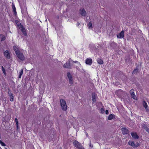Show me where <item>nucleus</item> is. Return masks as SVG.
I'll use <instances>...</instances> for the list:
<instances>
[{
	"instance_id": "2f4dec72",
	"label": "nucleus",
	"mask_w": 149,
	"mask_h": 149,
	"mask_svg": "<svg viewBox=\"0 0 149 149\" xmlns=\"http://www.w3.org/2000/svg\"><path fill=\"white\" fill-rule=\"evenodd\" d=\"M92 24L91 22H90L88 24V26L89 28L92 27Z\"/></svg>"
},
{
	"instance_id": "dca6fc26",
	"label": "nucleus",
	"mask_w": 149,
	"mask_h": 149,
	"mask_svg": "<svg viewBox=\"0 0 149 149\" xmlns=\"http://www.w3.org/2000/svg\"><path fill=\"white\" fill-rule=\"evenodd\" d=\"M72 62L74 63H77V65L76 66V68L77 69H78L77 67L79 68L81 66V64L79 62L77 61H72Z\"/></svg>"
},
{
	"instance_id": "7ed1b4c3",
	"label": "nucleus",
	"mask_w": 149,
	"mask_h": 149,
	"mask_svg": "<svg viewBox=\"0 0 149 149\" xmlns=\"http://www.w3.org/2000/svg\"><path fill=\"white\" fill-rule=\"evenodd\" d=\"M60 103L62 110L66 111L67 109V106L65 101L63 99H61L60 100Z\"/></svg>"
},
{
	"instance_id": "f3484780",
	"label": "nucleus",
	"mask_w": 149,
	"mask_h": 149,
	"mask_svg": "<svg viewBox=\"0 0 149 149\" xmlns=\"http://www.w3.org/2000/svg\"><path fill=\"white\" fill-rule=\"evenodd\" d=\"M143 127L145 129L146 132H147L148 133H149V129L148 128L147 126L144 124L143 125Z\"/></svg>"
},
{
	"instance_id": "e433bc0d",
	"label": "nucleus",
	"mask_w": 149,
	"mask_h": 149,
	"mask_svg": "<svg viewBox=\"0 0 149 149\" xmlns=\"http://www.w3.org/2000/svg\"><path fill=\"white\" fill-rule=\"evenodd\" d=\"M149 1V0H148Z\"/></svg>"
},
{
	"instance_id": "c85d7f7f",
	"label": "nucleus",
	"mask_w": 149,
	"mask_h": 149,
	"mask_svg": "<svg viewBox=\"0 0 149 149\" xmlns=\"http://www.w3.org/2000/svg\"><path fill=\"white\" fill-rule=\"evenodd\" d=\"M15 121L16 123V124L17 128H18V120H17V118H15Z\"/></svg>"
},
{
	"instance_id": "72a5a7b5",
	"label": "nucleus",
	"mask_w": 149,
	"mask_h": 149,
	"mask_svg": "<svg viewBox=\"0 0 149 149\" xmlns=\"http://www.w3.org/2000/svg\"><path fill=\"white\" fill-rule=\"evenodd\" d=\"M77 26H79L80 25V23L79 22H77Z\"/></svg>"
},
{
	"instance_id": "412c9836",
	"label": "nucleus",
	"mask_w": 149,
	"mask_h": 149,
	"mask_svg": "<svg viewBox=\"0 0 149 149\" xmlns=\"http://www.w3.org/2000/svg\"><path fill=\"white\" fill-rule=\"evenodd\" d=\"M97 62L100 64H103V62L102 60L100 58H98L97 59Z\"/></svg>"
},
{
	"instance_id": "b1692460",
	"label": "nucleus",
	"mask_w": 149,
	"mask_h": 149,
	"mask_svg": "<svg viewBox=\"0 0 149 149\" xmlns=\"http://www.w3.org/2000/svg\"><path fill=\"white\" fill-rule=\"evenodd\" d=\"M1 41H3L4 40L6 39L5 36L2 35L1 34Z\"/></svg>"
},
{
	"instance_id": "0eeeda50",
	"label": "nucleus",
	"mask_w": 149,
	"mask_h": 149,
	"mask_svg": "<svg viewBox=\"0 0 149 149\" xmlns=\"http://www.w3.org/2000/svg\"><path fill=\"white\" fill-rule=\"evenodd\" d=\"M4 55L7 58L9 59L10 58V53L8 50H6L4 52Z\"/></svg>"
},
{
	"instance_id": "f8f14e48",
	"label": "nucleus",
	"mask_w": 149,
	"mask_h": 149,
	"mask_svg": "<svg viewBox=\"0 0 149 149\" xmlns=\"http://www.w3.org/2000/svg\"><path fill=\"white\" fill-rule=\"evenodd\" d=\"M121 130L122 131L123 133L124 134H126L128 133V130L126 128H122Z\"/></svg>"
},
{
	"instance_id": "f704fd0d",
	"label": "nucleus",
	"mask_w": 149,
	"mask_h": 149,
	"mask_svg": "<svg viewBox=\"0 0 149 149\" xmlns=\"http://www.w3.org/2000/svg\"><path fill=\"white\" fill-rule=\"evenodd\" d=\"M139 144L138 143V146H139Z\"/></svg>"
},
{
	"instance_id": "9d476101",
	"label": "nucleus",
	"mask_w": 149,
	"mask_h": 149,
	"mask_svg": "<svg viewBox=\"0 0 149 149\" xmlns=\"http://www.w3.org/2000/svg\"><path fill=\"white\" fill-rule=\"evenodd\" d=\"M131 134L133 138L134 139H138L139 138V136L136 133L131 132Z\"/></svg>"
},
{
	"instance_id": "1a4fd4ad",
	"label": "nucleus",
	"mask_w": 149,
	"mask_h": 149,
	"mask_svg": "<svg viewBox=\"0 0 149 149\" xmlns=\"http://www.w3.org/2000/svg\"><path fill=\"white\" fill-rule=\"evenodd\" d=\"M80 13L82 16H85L86 15V13L84 8L80 9Z\"/></svg>"
},
{
	"instance_id": "f257e3e1",
	"label": "nucleus",
	"mask_w": 149,
	"mask_h": 149,
	"mask_svg": "<svg viewBox=\"0 0 149 149\" xmlns=\"http://www.w3.org/2000/svg\"><path fill=\"white\" fill-rule=\"evenodd\" d=\"M13 49L18 58L21 61H23L25 59V57L23 54L19 50L18 46H14Z\"/></svg>"
},
{
	"instance_id": "2eb2a0df",
	"label": "nucleus",
	"mask_w": 149,
	"mask_h": 149,
	"mask_svg": "<svg viewBox=\"0 0 149 149\" xmlns=\"http://www.w3.org/2000/svg\"><path fill=\"white\" fill-rule=\"evenodd\" d=\"M143 105L144 107H145L147 111H148V109L147 108L148 105L147 103L145 101H143Z\"/></svg>"
},
{
	"instance_id": "4be33fe9",
	"label": "nucleus",
	"mask_w": 149,
	"mask_h": 149,
	"mask_svg": "<svg viewBox=\"0 0 149 149\" xmlns=\"http://www.w3.org/2000/svg\"><path fill=\"white\" fill-rule=\"evenodd\" d=\"M23 69H22L20 71V72L19 73V75L18 76L19 78H20L21 77L22 75L23 74Z\"/></svg>"
},
{
	"instance_id": "9b49d317",
	"label": "nucleus",
	"mask_w": 149,
	"mask_h": 149,
	"mask_svg": "<svg viewBox=\"0 0 149 149\" xmlns=\"http://www.w3.org/2000/svg\"><path fill=\"white\" fill-rule=\"evenodd\" d=\"M92 59L91 58H87L86 61V64L90 65L92 63Z\"/></svg>"
},
{
	"instance_id": "f03ea898",
	"label": "nucleus",
	"mask_w": 149,
	"mask_h": 149,
	"mask_svg": "<svg viewBox=\"0 0 149 149\" xmlns=\"http://www.w3.org/2000/svg\"><path fill=\"white\" fill-rule=\"evenodd\" d=\"M17 24L18 26V27L22 31L23 34L24 36H26L27 34L24 27L21 25V23L19 22H17Z\"/></svg>"
},
{
	"instance_id": "7c9ffc66",
	"label": "nucleus",
	"mask_w": 149,
	"mask_h": 149,
	"mask_svg": "<svg viewBox=\"0 0 149 149\" xmlns=\"http://www.w3.org/2000/svg\"><path fill=\"white\" fill-rule=\"evenodd\" d=\"M8 94L9 96H12L13 95V94H12V92L10 91H8Z\"/></svg>"
},
{
	"instance_id": "39448f33",
	"label": "nucleus",
	"mask_w": 149,
	"mask_h": 149,
	"mask_svg": "<svg viewBox=\"0 0 149 149\" xmlns=\"http://www.w3.org/2000/svg\"><path fill=\"white\" fill-rule=\"evenodd\" d=\"M73 144L75 147L79 149H84L83 147L81 145V144L77 141H74L73 142Z\"/></svg>"
},
{
	"instance_id": "6e6552de",
	"label": "nucleus",
	"mask_w": 149,
	"mask_h": 149,
	"mask_svg": "<svg viewBox=\"0 0 149 149\" xmlns=\"http://www.w3.org/2000/svg\"><path fill=\"white\" fill-rule=\"evenodd\" d=\"M124 31H122L118 35H117L118 38H123L124 37Z\"/></svg>"
},
{
	"instance_id": "bb28decb",
	"label": "nucleus",
	"mask_w": 149,
	"mask_h": 149,
	"mask_svg": "<svg viewBox=\"0 0 149 149\" xmlns=\"http://www.w3.org/2000/svg\"><path fill=\"white\" fill-rule=\"evenodd\" d=\"M10 100L12 101H13L14 99V97L13 95L12 96H10Z\"/></svg>"
},
{
	"instance_id": "4468645a",
	"label": "nucleus",
	"mask_w": 149,
	"mask_h": 149,
	"mask_svg": "<svg viewBox=\"0 0 149 149\" xmlns=\"http://www.w3.org/2000/svg\"><path fill=\"white\" fill-rule=\"evenodd\" d=\"M12 8L13 10V11L14 13V14L15 15H16L17 14V13L16 11V9L15 7V5L13 4H12Z\"/></svg>"
},
{
	"instance_id": "a878e982",
	"label": "nucleus",
	"mask_w": 149,
	"mask_h": 149,
	"mask_svg": "<svg viewBox=\"0 0 149 149\" xmlns=\"http://www.w3.org/2000/svg\"><path fill=\"white\" fill-rule=\"evenodd\" d=\"M0 144L2 146H6V144L2 142L1 140H0Z\"/></svg>"
},
{
	"instance_id": "4c0bfd02",
	"label": "nucleus",
	"mask_w": 149,
	"mask_h": 149,
	"mask_svg": "<svg viewBox=\"0 0 149 149\" xmlns=\"http://www.w3.org/2000/svg\"><path fill=\"white\" fill-rule=\"evenodd\" d=\"M1 36V34H0V36Z\"/></svg>"
},
{
	"instance_id": "20e7f679",
	"label": "nucleus",
	"mask_w": 149,
	"mask_h": 149,
	"mask_svg": "<svg viewBox=\"0 0 149 149\" xmlns=\"http://www.w3.org/2000/svg\"><path fill=\"white\" fill-rule=\"evenodd\" d=\"M71 61H72L71 59L70 58L68 59V61L64 64V68H66L71 69L72 65L71 63Z\"/></svg>"
},
{
	"instance_id": "a211bd4d",
	"label": "nucleus",
	"mask_w": 149,
	"mask_h": 149,
	"mask_svg": "<svg viewBox=\"0 0 149 149\" xmlns=\"http://www.w3.org/2000/svg\"><path fill=\"white\" fill-rule=\"evenodd\" d=\"M139 72L138 68L136 67V69H135L132 72V74H136Z\"/></svg>"
},
{
	"instance_id": "aec40b11",
	"label": "nucleus",
	"mask_w": 149,
	"mask_h": 149,
	"mask_svg": "<svg viewBox=\"0 0 149 149\" xmlns=\"http://www.w3.org/2000/svg\"><path fill=\"white\" fill-rule=\"evenodd\" d=\"M114 117V115L113 114L109 115L108 118V119L109 120H111L113 119Z\"/></svg>"
},
{
	"instance_id": "cd10ccee",
	"label": "nucleus",
	"mask_w": 149,
	"mask_h": 149,
	"mask_svg": "<svg viewBox=\"0 0 149 149\" xmlns=\"http://www.w3.org/2000/svg\"><path fill=\"white\" fill-rule=\"evenodd\" d=\"M100 113H103L104 112V109L103 108H102L100 109Z\"/></svg>"
},
{
	"instance_id": "ddd939ff",
	"label": "nucleus",
	"mask_w": 149,
	"mask_h": 149,
	"mask_svg": "<svg viewBox=\"0 0 149 149\" xmlns=\"http://www.w3.org/2000/svg\"><path fill=\"white\" fill-rule=\"evenodd\" d=\"M92 100L93 102H95L96 100V95L95 93H93L92 94Z\"/></svg>"
},
{
	"instance_id": "6ab92c4d",
	"label": "nucleus",
	"mask_w": 149,
	"mask_h": 149,
	"mask_svg": "<svg viewBox=\"0 0 149 149\" xmlns=\"http://www.w3.org/2000/svg\"><path fill=\"white\" fill-rule=\"evenodd\" d=\"M128 144L133 147H137V146H136L134 144V142H131L130 141L128 142Z\"/></svg>"
},
{
	"instance_id": "c9c22d12",
	"label": "nucleus",
	"mask_w": 149,
	"mask_h": 149,
	"mask_svg": "<svg viewBox=\"0 0 149 149\" xmlns=\"http://www.w3.org/2000/svg\"><path fill=\"white\" fill-rule=\"evenodd\" d=\"M86 135L87 136H88V134L87 133H86Z\"/></svg>"
},
{
	"instance_id": "c756f323",
	"label": "nucleus",
	"mask_w": 149,
	"mask_h": 149,
	"mask_svg": "<svg viewBox=\"0 0 149 149\" xmlns=\"http://www.w3.org/2000/svg\"><path fill=\"white\" fill-rule=\"evenodd\" d=\"M1 68H2V70L3 71V73H4V74H6V71H5V69L4 68H3V66H1Z\"/></svg>"
},
{
	"instance_id": "473e14b6",
	"label": "nucleus",
	"mask_w": 149,
	"mask_h": 149,
	"mask_svg": "<svg viewBox=\"0 0 149 149\" xmlns=\"http://www.w3.org/2000/svg\"><path fill=\"white\" fill-rule=\"evenodd\" d=\"M105 113L106 114H108L109 113L108 111V110H106L105 111Z\"/></svg>"
},
{
	"instance_id": "5701e85b",
	"label": "nucleus",
	"mask_w": 149,
	"mask_h": 149,
	"mask_svg": "<svg viewBox=\"0 0 149 149\" xmlns=\"http://www.w3.org/2000/svg\"><path fill=\"white\" fill-rule=\"evenodd\" d=\"M67 76L68 79L72 77L71 74L69 72H68L67 73Z\"/></svg>"
},
{
	"instance_id": "423d86ee",
	"label": "nucleus",
	"mask_w": 149,
	"mask_h": 149,
	"mask_svg": "<svg viewBox=\"0 0 149 149\" xmlns=\"http://www.w3.org/2000/svg\"><path fill=\"white\" fill-rule=\"evenodd\" d=\"M130 93L131 94V97L135 100H136L137 98L136 97V96L134 92V90L133 89H131L130 91Z\"/></svg>"
},
{
	"instance_id": "393cba45",
	"label": "nucleus",
	"mask_w": 149,
	"mask_h": 149,
	"mask_svg": "<svg viewBox=\"0 0 149 149\" xmlns=\"http://www.w3.org/2000/svg\"><path fill=\"white\" fill-rule=\"evenodd\" d=\"M69 83L71 84H72L73 83V81L72 77L71 78H69Z\"/></svg>"
}]
</instances>
